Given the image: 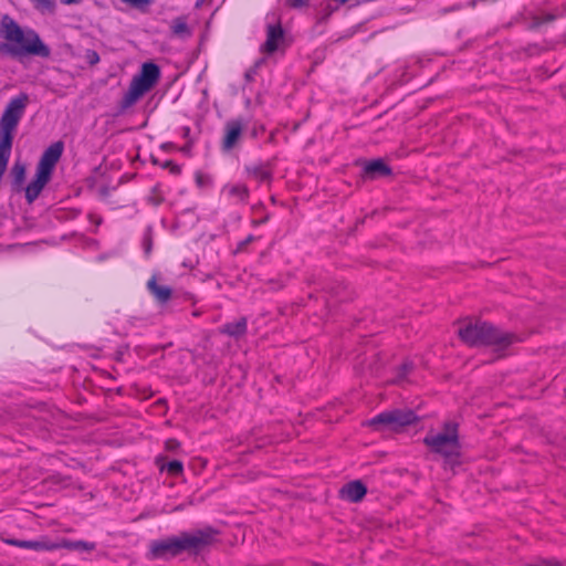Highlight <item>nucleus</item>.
Instances as JSON below:
<instances>
[{
    "instance_id": "nucleus-1",
    "label": "nucleus",
    "mask_w": 566,
    "mask_h": 566,
    "mask_svg": "<svg viewBox=\"0 0 566 566\" xmlns=\"http://www.w3.org/2000/svg\"><path fill=\"white\" fill-rule=\"evenodd\" d=\"M0 55L17 61L25 56H39L48 59L51 49L42 41L33 29L23 30L22 27L9 14L2 15L0 20Z\"/></svg>"
},
{
    "instance_id": "nucleus-2",
    "label": "nucleus",
    "mask_w": 566,
    "mask_h": 566,
    "mask_svg": "<svg viewBox=\"0 0 566 566\" xmlns=\"http://www.w3.org/2000/svg\"><path fill=\"white\" fill-rule=\"evenodd\" d=\"M460 339L469 346H496L497 349H505L514 343L516 336L512 333L502 332L489 322H468L459 328Z\"/></svg>"
},
{
    "instance_id": "nucleus-3",
    "label": "nucleus",
    "mask_w": 566,
    "mask_h": 566,
    "mask_svg": "<svg viewBox=\"0 0 566 566\" xmlns=\"http://www.w3.org/2000/svg\"><path fill=\"white\" fill-rule=\"evenodd\" d=\"M459 424L454 421H447L443 424V431L437 434H427L423 443L430 448L433 453L443 457L444 468L460 464V441L458 433Z\"/></svg>"
},
{
    "instance_id": "nucleus-4",
    "label": "nucleus",
    "mask_w": 566,
    "mask_h": 566,
    "mask_svg": "<svg viewBox=\"0 0 566 566\" xmlns=\"http://www.w3.org/2000/svg\"><path fill=\"white\" fill-rule=\"evenodd\" d=\"M159 78L160 67L154 62H145L139 73L133 77L128 91L119 102L118 112L123 113L133 106L158 83Z\"/></svg>"
},
{
    "instance_id": "nucleus-5",
    "label": "nucleus",
    "mask_w": 566,
    "mask_h": 566,
    "mask_svg": "<svg viewBox=\"0 0 566 566\" xmlns=\"http://www.w3.org/2000/svg\"><path fill=\"white\" fill-rule=\"evenodd\" d=\"M219 531L212 526L193 530L191 532H180L177 537L179 555L187 553L197 556L210 547L219 535Z\"/></svg>"
},
{
    "instance_id": "nucleus-6",
    "label": "nucleus",
    "mask_w": 566,
    "mask_h": 566,
    "mask_svg": "<svg viewBox=\"0 0 566 566\" xmlns=\"http://www.w3.org/2000/svg\"><path fill=\"white\" fill-rule=\"evenodd\" d=\"M419 417L411 409H392L380 412L368 421V426L378 431H400L405 427L415 424Z\"/></svg>"
},
{
    "instance_id": "nucleus-7",
    "label": "nucleus",
    "mask_w": 566,
    "mask_h": 566,
    "mask_svg": "<svg viewBox=\"0 0 566 566\" xmlns=\"http://www.w3.org/2000/svg\"><path fill=\"white\" fill-rule=\"evenodd\" d=\"M178 543L176 536H169L150 542L148 558L169 560L179 556Z\"/></svg>"
},
{
    "instance_id": "nucleus-8",
    "label": "nucleus",
    "mask_w": 566,
    "mask_h": 566,
    "mask_svg": "<svg viewBox=\"0 0 566 566\" xmlns=\"http://www.w3.org/2000/svg\"><path fill=\"white\" fill-rule=\"evenodd\" d=\"M285 46V31L281 22L269 24L266 28V40L261 46V51L265 54H273L281 48Z\"/></svg>"
},
{
    "instance_id": "nucleus-9",
    "label": "nucleus",
    "mask_w": 566,
    "mask_h": 566,
    "mask_svg": "<svg viewBox=\"0 0 566 566\" xmlns=\"http://www.w3.org/2000/svg\"><path fill=\"white\" fill-rule=\"evenodd\" d=\"M63 149L64 144L62 140L55 142L52 145H50L42 154L36 165V169L49 175H52L56 163L60 160L63 154Z\"/></svg>"
},
{
    "instance_id": "nucleus-10",
    "label": "nucleus",
    "mask_w": 566,
    "mask_h": 566,
    "mask_svg": "<svg viewBox=\"0 0 566 566\" xmlns=\"http://www.w3.org/2000/svg\"><path fill=\"white\" fill-rule=\"evenodd\" d=\"M361 178L364 179H378L382 177H389L392 175V169L381 158L366 160L363 163Z\"/></svg>"
},
{
    "instance_id": "nucleus-11",
    "label": "nucleus",
    "mask_w": 566,
    "mask_h": 566,
    "mask_svg": "<svg viewBox=\"0 0 566 566\" xmlns=\"http://www.w3.org/2000/svg\"><path fill=\"white\" fill-rule=\"evenodd\" d=\"M52 175H49L46 172L35 170L34 178L31 180V182L23 188L25 193V200L29 205L33 203L44 187L48 185V182L51 180Z\"/></svg>"
},
{
    "instance_id": "nucleus-12",
    "label": "nucleus",
    "mask_w": 566,
    "mask_h": 566,
    "mask_svg": "<svg viewBox=\"0 0 566 566\" xmlns=\"http://www.w3.org/2000/svg\"><path fill=\"white\" fill-rule=\"evenodd\" d=\"M243 132L242 119H231L226 123L222 149H232L240 140Z\"/></svg>"
},
{
    "instance_id": "nucleus-13",
    "label": "nucleus",
    "mask_w": 566,
    "mask_h": 566,
    "mask_svg": "<svg viewBox=\"0 0 566 566\" xmlns=\"http://www.w3.org/2000/svg\"><path fill=\"white\" fill-rule=\"evenodd\" d=\"M340 494L350 502L358 503L367 494V488L360 480H354L342 488Z\"/></svg>"
},
{
    "instance_id": "nucleus-14",
    "label": "nucleus",
    "mask_w": 566,
    "mask_h": 566,
    "mask_svg": "<svg viewBox=\"0 0 566 566\" xmlns=\"http://www.w3.org/2000/svg\"><path fill=\"white\" fill-rule=\"evenodd\" d=\"M25 174V165L20 160L14 161L9 174L12 192L20 193L23 190Z\"/></svg>"
},
{
    "instance_id": "nucleus-15",
    "label": "nucleus",
    "mask_w": 566,
    "mask_h": 566,
    "mask_svg": "<svg viewBox=\"0 0 566 566\" xmlns=\"http://www.w3.org/2000/svg\"><path fill=\"white\" fill-rule=\"evenodd\" d=\"M7 544L11 546H17L21 548H28L33 551H53L60 547L59 544H50L44 541H23L15 538H8L4 541Z\"/></svg>"
},
{
    "instance_id": "nucleus-16",
    "label": "nucleus",
    "mask_w": 566,
    "mask_h": 566,
    "mask_svg": "<svg viewBox=\"0 0 566 566\" xmlns=\"http://www.w3.org/2000/svg\"><path fill=\"white\" fill-rule=\"evenodd\" d=\"M147 287L155 298L161 304L170 300L172 295V290L169 286L159 285L155 277H151L147 282Z\"/></svg>"
},
{
    "instance_id": "nucleus-17",
    "label": "nucleus",
    "mask_w": 566,
    "mask_h": 566,
    "mask_svg": "<svg viewBox=\"0 0 566 566\" xmlns=\"http://www.w3.org/2000/svg\"><path fill=\"white\" fill-rule=\"evenodd\" d=\"M220 333L235 338L243 336L247 333V318L241 317L237 322L224 324L220 328Z\"/></svg>"
},
{
    "instance_id": "nucleus-18",
    "label": "nucleus",
    "mask_w": 566,
    "mask_h": 566,
    "mask_svg": "<svg viewBox=\"0 0 566 566\" xmlns=\"http://www.w3.org/2000/svg\"><path fill=\"white\" fill-rule=\"evenodd\" d=\"M164 457H158L156 459V464L159 467L160 471L166 470L171 476H179L184 472V464L179 460H171L169 462H164Z\"/></svg>"
},
{
    "instance_id": "nucleus-19",
    "label": "nucleus",
    "mask_w": 566,
    "mask_h": 566,
    "mask_svg": "<svg viewBox=\"0 0 566 566\" xmlns=\"http://www.w3.org/2000/svg\"><path fill=\"white\" fill-rule=\"evenodd\" d=\"M171 32L177 36H190L191 30L187 24L186 17H178L172 21Z\"/></svg>"
},
{
    "instance_id": "nucleus-20",
    "label": "nucleus",
    "mask_w": 566,
    "mask_h": 566,
    "mask_svg": "<svg viewBox=\"0 0 566 566\" xmlns=\"http://www.w3.org/2000/svg\"><path fill=\"white\" fill-rule=\"evenodd\" d=\"M33 8L41 13L53 14L56 10L55 0H30Z\"/></svg>"
},
{
    "instance_id": "nucleus-21",
    "label": "nucleus",
    "mask_w": 566,
    "mask_h": 566,
    "mask_svg": "<svg viewBox=\"0 0 566 566\" xmlns=\"http://www.w3.org/2000/svg\"><path fill=\"white\" fill-rule=\"evenodd\" d=\"M247 171L260 181H270L272 179V172L264 169L262 165L247 167Z\"/></svg>"
},
{
    "instance_id": "nucleus-22",
    "label": "nucleus",
    "mask_w": 566,
    "mask_h": 566,
    "mask_svg": "<svg viewBox=\"0 0 566 566\" xmlns=\"http://www.w3.org/2000/svg\"><path fill=\"white\" fill-rule=\"evenodd\" d=\"M62 547L74 551H93L95 548V544L84 541H64Z\"/></svg>"
},
{
    "instance_id": "nucleus-23",
    "label": "nucleus",
    "mask_w": 566,
    "mask_h": 566,
    "mask_svg": "<svg viewBox=\"0 0 566 566\" xmlns=\"http://www.w3.org/2000/svg\"><path fill=\"white\" fill-rule=\"evenodd\" d=\"M229 195L235 196L240 201L245 202L249 197V190L244 185H234L229 188Z\"/></svg>"
},
{
    "instance_id": "nucleus-24",
    "label": "nucleus",
    "mask_w": 566,
    "mask_h": 566,
    "mask_svg": "<svg viewBox=\"0 0 566 566\" xmlns=\"http://www.w3.org/2000/svg\"><path fill=\"white\" fill-rule=\"evenodd\" d=\"M265 57H260L254 62V64L244 74V78L247 82L254 81V77L258 74L259 69L265 63Z\"/></svg>"
},
{
    "instance_id": "nucleus-25",
    "label": "nucleus",
    "mask_w": 566,
    "mask_h": 566,
    "mask_svg": "<svg viewBox=\"0 0 566 566\" xmlns=\"http://www.w3.org/2000/svg\"><path fill=\"white\" fill-rule=\"evenodd\" d=\"M555 19H556V17L553 13H545L543 15L534 17V19L532 21V24H531V28L532 29H536V28L541 27L544 23H548V22L554 21Z\"/></svg>"
},
{
    "instance_id": "nucleus-26",
    "label": "nucleus",
    "mask_w": 566,
    "mask_h": 566,
    "mask_svg": "<svg viewBox=\"0 0 566 566\" xmlns=\"http://www.w3.org/2000/svg\"><path fill=\"white\" fill-rule=\"evenodd\" d=\"M85 60L88 65L94 66L99 62V54L95 50H86L85 51Z\"/></svg>"
},
{
    "instance_id": "nucleus-27",
    "label": "nucleus",
    "mask_w": 566,
    "mask_h": 566,
    "mask_svg": "<svg viewBox=\"0 0 566 566\" xmlns=\"http://www.w3.org/2000/svg\"><path fill=\"white\" fill-rule=\"evenodd\" d=\"M161 167L169 169L172 175H179L181 172L180 166L175 164L172 160H166L161 164Z\"/></svg>"
},
{
    "instance_id": "nucleus-28",
    "label": "nucleus",
    "mask_w": 566,
    "mask_h": 566,
    "mask_svg": "<svg viewBox=\"0 0 566 566\" xmlns=\"http://www.w3.org/2000/svg\"><path fill=\"white\" fill-rule=\"evenodd\" d=\"M413 368V365L412 363H403L400 367H399V370H398V378L399 379H402L405 378Z\"/></svg>"
},
{
    "instance_id": "nucleus-29",
    "label": "nucleus",
    "mask_w": 566,
    "mask_h": 566,
    "mask_svg": "<svg viewBox=\"0 0 566 566\" xmlns=\"http://www.w3.org/2000/svg\"><path fill=\"white\" fill-rule=\"evenodd\" d=\"M143 247H144L145 254L148 255L153 248V240H151L150 232L146 233V235L144 237Z\"/></svg>"
},
{
    "instance_id": "nucleus-30",
    "label": "nucleus",
    "mask_w": 566,
    "mask_h": 566,
    "mask_svg": "<svg viewBox=\"0 0 566 566\" xmlns=\"http://www.w3.org/2000/svg\"><path fill=\"white\" fill-rule=\"evenodd\" d=\"M339 9V6L326 4L323 9L322 20H327L335 11Z\"/></svg>"
},
{
    "instance_id": "nucleus-31",
    "label": "nucleus",
    "mask_w": 566,
    "mask_h": 566,
    "mask_svg": "<svg viewBox=\"0 0 566 566\" xmlns=\"http://www.w3.org/2000/svg\"><path fill=\"white\" fill-rule=\"evenodd\" d=\"M180 447V442L177 440V439H168L166 442H165V448L167 451L169 452H174L176 451L178 448Z\"/></svg>"
},
{
    "instance_id": "nucleus-32",
    "label": "nucleus",
    "mask_w": 566,
    "mask_h": 566,
    "mask_svg": "<svg viewBox=\"0 0 566 566\" xmlns=\"http://www.w3.org/2000/svg\"><path fill=\"white\" fill-rule=\"evenodd\" d=\"M196 182L199 187H205L210 184V178H209V176H206L201 172H197L196 174Z\"/></svg>"
},
{
    "instance_id": "nucleus-33",
    "label": "nucleus",
    "mask_w": 566,
    "mask_h": 566,
    "mask_svg": "<svg viewBox=\"0 0 566 566\" xmlns=\"http://www.w3.org/2000/svg\"><path fill=\"white\" fill-rule=\"evenodd\" d=\"M122 1L130 4L134 8H138V9L149 4V2H150V0H122Z\"/></svg>"
},
{
    "instance_id": "nucleus-34",
    "label": "nucleus",
    "mask_w": 566,
    "mask_h": 566,
    "mask_svg": "<svg viewBox=\"0 0 566 566\" xmlns=\"http://www.w3.org/2000/svg\"><path fill=\"white\" fill-rule=\"evenodd\" d=\"M255 240L254 235L250 234L248 235L243 241L239 242L237 247V252L243 251L248 244L253 242Z\"/></svg>"
},
{
    "instance_id": "nucleus-35",
    "label": "nucleus",
    "mask_w": 566,
    "mask_h": 566,
    "mask_svg": "<svg viewBox=\"0 0 566 566\" xmlns=\"http://www.w3.org/2000/svg\"><path fill=\"white\" fill-rule=\"evenodd\" d=\"M289 6L293 9H298L308 4L310 0H286Z\"/></svg>"
},
{
    "instance_id": "nucleus-36",
    "label": "nucleus",
    "mask_w": 566,
    "mask_h": 566,
    "mask_svg": "<svg viewBox=\"0 0 566 566\" xmlns=\"http://www.w3.org/2000/svg\"><path fill=\"white\" fill-rule=\"evenodd\" d=\"M99 193H101V196H102V197H106V196H108V193H109V189H108V187H102V188L99 189Z\"/></svg>"
},
{
    "instance_id": "nucleus-37",
    "label": "nucleus",
    "mask_w": 566,
    "mask_h": 566,
    "mask_svg": "<svg viewBox=\"0 0 566 566\" xmlns=\"http://www.w3.org/2000/svg\"><path fill=\"white\" fill-rule=\"evenodd\" d=\"M269 220V216H265L263 219H260V220H254L253 221V224L254 226H258V224H261V223H264Z\"/></svg>"
},
{
    "instance_id": "nucleus-38",
    "label": "nucleus",
    "mask_w": 566,
    "mask_h": 566,
    "mask_svg": "<svg viewBox=\"0 0 566 566\" xmlns=\"http://www.w3.org/2000/svg\"><path fill=\"white\" fill-rule=\"evenodd\" d=\"M82 0H62L64 4H76L80 3Z\"/></svg>"
},
{
    "instance_id": "nucleus-39",
    "label": "nucleus",
    "mask_w": 566,
    "mask_h": 566,
    "mask_svg": "<svg viewBox=\"0 0 566 566\" xmlns=\"http://www.w3.org/2000/svg\"><path fill=\"white\" fill-rule=\"evenodd\" d=\"M181 150H182L184 153H189V150H190V145H186V146H184V147L181 148Z\"/></svg>"
},
{
    "instance_id": "nucleus-40",
    "label": "nucleus",
    "mask_w": 566,
    "mask_h": 566,
    "mask_svg": "<svg viewBox=\"0 0 566 566\" xmlns=\"http://www.w3.org/2000/svg\"><path fill=\"white\" fill-rule=\"evenodd\" d=\"M151 163H153L154 165H159L158 159H157V158H155L154 156H151Z\"/></svg>"
},
{
    "instance_id": "nucleus-41",
    "label": "nucleus",
    "mask_w": 566,
    "mask_h": 566,
    "mask_svg": "<svg viewBox=\"0 0 566 566\" xmlns=\"http://www.w3.org/2000/svg\"><path fill=\"white\" fill-rule=\"evenodd\" d=\"M189 130H190V129H189L188 127H186V128H185V135H188V134H189Z\"/></svg>"
},
{
    "instance_id": "nucleus-42",
    "label": "nucleus",
    "mask_w": 566,
    "mask_h": 566,
    "mask_svg": "<svg viewBox=\"0 0 566 566\" xmlns=\"http://www.w3.org/2000/svg\"><path fill=\"white\" fill-rule=\"evenodd\" d=\"M201 1H202V0L198 1V2H197V4H196V7H199V6H200V3H201Z\"/></svg>"
}]
</instances>
